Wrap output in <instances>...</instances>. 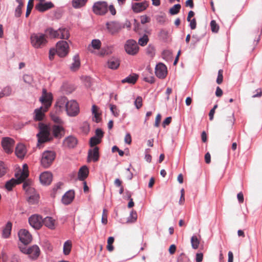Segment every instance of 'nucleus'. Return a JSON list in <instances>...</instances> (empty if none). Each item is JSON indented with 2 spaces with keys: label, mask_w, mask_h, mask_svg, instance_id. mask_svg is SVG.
I'll return each mask as SVG.
<instances>
[{
  "label": "nucleus",
  "mask_w": 262,
  "mask_h": 262,
  "mask_svg": "<svg viewBox=\"0 0 262 262\" xmlns=\"http://www.w3.org/2000/svg\"><path fill=\"white\" fill-rule=\"evenodd\" d=\"M39 133L36 135L38 138V145L53 140V137L51 135V127L45 123H39Z\"/></svg>",
  "instance_id": "1"
},
{
  "label": "nucleus",
  "mask_w": 262,
  "mask_h": 262,
  "mask_svg": "<svg viewBox=\"0 0 262 262\" xmlns=\"http://www.w3.org/2000/svg\"><path fill=\"white\" fill-rule=\"evenodd\" d=\"M30 41L32 46L35 49L42 48L48 43V40L42 33L32 34L30 36Z\"/></svg>",
  "instance_id": "2"
},
{
  "label": "nucleus",
  "mask_w": 262,
  "mask_h": 262,
  "mask_svg": "<svg viewBox=\"0 0 262 262\" xmlns=\"http://www.w3.org/2000/svg\"><path fill=\"white\" fill-rule=\"evenodd\" d=\"M56 156V152L53 150H45L41 155L40 163L45 168H49L53 164Z\"/></svg>",
  "instance_id": "3"
},
{
  "label": "nucleus",
  "mask_w": 262,
  "mask_h": 262,
  "mask_svg": "<svg viewBox=\"0 0 262 262\" xmlns=\"http://www.w3.org/2000/svg\"><path fill=\"white\" fill-rule=\"evenodd\" d=\"M92 11L97 15H105L108 11L107 2L101 1L95 2L92 6Z\"/></svg>",
  "instance_id": "4"
},
{
  "label": "nucleus",
  "mask_w": 262,
  "mask_h": 262,
  "mask_svg": "<svg viewBox=\"0 0 262 262\" xmlns=\"http://www.w3.org/2000/svg\"><path fill=\"white\" fill-rule=\"evenodd\" d=\"M39 101L43 105L44 111H47L52 105L53 101L52 93H48L46 89H42V96L40 97Z\"/></svg>",
  "instance_id": "5"
},
{
  "label": "nucleus",
  "mask_w": 262,
  "mask_h": 262,
  "mask_svg": "<svg viewBox=\"0 0 262 262\" xmlns=\"http://www.w3.org/2000/svg\"><path fill=\"white\" fill-rule=\"evenodd\" d=\"M124 49L128 54L134 56L138 53L139 47L135 40L130 39L126 41Z\"/></svg>",
  "instance_id": "6"
},
{
  "label": "nucleus",
  "mask_w": 262,
  "mask_h": 262,
  "mask_svg": "<svg viewBox=\"0 0 262 262\" xmlns=\"http://www.w3.org/2000/svg\"><path fill=\"white\" fill-rule=\"evenodd\" d=\"M66 111L68 115L71 117H75L79 112V107L76 101L72 100L67 103Z\"/></svg>",
  "instance_id": "7"
},
{
  "label": "nucleus",
  "mask_w": 262,
  "mask_h": 262,
  "mask_svg": "<svg viewBox=\"0 0 262 262\" xmlns=\"http://www.w3.org/2000/svg\"><path fill=\"white\" fill-rule=\"evenodd\" d=\"M69 45L66 41L60 40L58 41L56 46V50L57 55L60 57H64L67 55L69 51Z\"/></svg>",
  "instance_id": "8"
},
{
  "label": "nucleus",
  "mask_w": 262,
  "mask_h": 262,
  "mask_svg": "<svg viewBox=\"0 0 262 262\" xmlns=\"http://www.w3.org/2000/svg\"><path fill=\"white\" fill-rule=\"evenodd\" d=\"M51 135L54 138L60 139L64 136L65 130L62 125H53L50 128Z\"/></svg>",
  "instance_id": "9"
},
{
  "label": "nucleus",
  "mask_w": 262,
  "mask_h": 262,
  "mask_svg": "<svg viewBox=\"0 0 262 262\" xmlns=\"http://www.w3.org/2000/svg\"><path fill=\"white\" fill-rule=\"evenodd\" d=\"M19 240L25 245H27L32 240V236L28 230L25 229H20L18 232Z\"/></svg>",
  "instance_id": "10"
},
{
  "label": "nucleus",
  "mask_w": 262,
  "mask_h": 262,
  "mask_svg": "<svg viewBox=\"0 0 262 262\" xmlns=\"http://www.w3.org/2000/svg\"><path fill=\"white\" fill-rule=\"evenodd\" d=\"M30 225L35 229L38 230L42 226V218L38 214H33L28 220Z\"/></svg>",
  "instance_id": "11"
},
{
  "label": "nucleus",
  "mask_w": 262,
  "mask_h": 262,
  "mask_svg": "<svg viewBox=\"0 0 262 262\" xmlns=\"http://www.w3.org/2000/svg\"><path fill=\"white\" fill-rule=\"evenodd\" d=\"M15 144V141L10 137H4L2 140V146L5 151L8 154L13 152V148Z\"/></svg>",
  "instance_id": "12"
},
{
  "label": "nucleus",
  "mask_w": 262,
  "mask_h": 262,
  "mask_svg": "<svg viewBox=\"0 0 262 262\" xmlns=\"http://www.w3.org/2000/svg\"><path fill=\"white\" fill-rule=\"evenodd\" d=\"M106 27L111 34H114L118 33L122 28H124V25H122L118 21H107L106 23Z\"/></svg>",
  "instance_id": "13"
},
{
  "label": "nucleus",
  "mask_w": 262,
  "mask_h": 262,
  "mask_svg": "<svg viewBox=\"0 0 262 262\" xmlns=\"http://www.w3.org/2000/svg\"><path fill=\"white\" fill-rule=\"evenodd\" d=\"M100 158L99 148L98 146H95L93 148L89 149L88 153L87 161L90 162H97Z\"/></svg>",
  "instance_id": "14"
},
{
  "label": "nucleus",
  "mask_w": 262,
  "mask_h": 262,
  "mask_svg": "<svg viewBox=\"0 0 262 262\" xmlns=\"http://www.w3.org/2000/svg\"><path fill=\"white\" fill-rule=\"evenodd\" d=\"M167 73V67L163 63H158L155 67V75L160 79H164Z\"/></svg>",
  "instance_id": "15"
},
{
  "label": "nucleus",
  "mask_w": 262,
  "mask_h": 262,
  "mask_svg": "<svg viewBox=\"0 0 262 262\" xmlns=\"http://www.w3.org/2000/svg\"><path fill=\"white\" fill-rule=\"evenodd\" d=\"M52 173L49 171H44L39 176L40 182L43 185H50L52 181Z\"/></svg>",
  "instance_id": "16"
},
{
  "label": "nucleus",
  "mask_w": 262,
  "mask_h": 262,
  "mask_svg": "<svg viewBox=\"0 0 262 262\" xmlns=\"http://www.w3.org/2000/svg\"><path fill=\"white\" fill-rule=\"evenodd\" d=\"M68 100L66 96H61L59 97L54 105V110L56 113H59L61 111V109L67 107V103L68 102Z\"/></svg>",
  "instance_id": "17"
},
{
  "label": "nucleus",
  "mask_w": 262,
  "mask_h": 262,
  "mask_svg": "<svg viewBox=\"0 0 262 262\" xmlns=\"http://www.w3.org/2000/svg\"><path fill=\"white\" fill-rule=\"evenodd\" d=\"M54 7V5L51 2L45 3H38L35 5V8L40 12H44Z\"/></svg>",
  "instance_id": "18"
},
{
  "label": "nucleus",
  "mask_w": 262,
  "mask_h": 262,
  "mask_svg": "<svg viewBox=\"0 0 262 262\" xmlns=\"http://www.w3.org/2000/svg\"><path fill=\"white\" fill-rule=\"evenodd\" d=\"M148 3L145 1L141 3H134L132 4V9L135 13H140L145 10L148 7Z\"/></svg>",
  "instance_id": "19"
},
{
  "label": "nucleus",
  "mask_w": 262,
  "mask_h": 262,
  "mask_svg": "<svg viewBox=\"0 0 262 262\" xmlns=\"http://www.w3.org/2000/svg\"><path fill=\"white\" fill-rule=\"evenodd\" d=\"M75 198V191L74 190H69L62 196V202L66 205L71 204Z\"/></svg>",
  "instance_id": "20"
},
{
  "label": "nucleus",
  "mask_w": 262,
  "mask_h": 262,
  "mask_svg": "<svg viewBox=\"0 0 262 262\" xmlns=\"http://www.w3.org/2000/svg\"><path fill=\"white\" fill-rule=\"evenodd\" d=\"M45 35V37L46 38H58L59 37V33L58 32V30H54L52 27H48L46 28L44 31Z\"/></svg>",
  "instance_id": "21"
},
{
  "label": "nucleus",
  "mask_w": 262,
  "mask_h": 262,
  "mask_svg": "<svg viewBox=\"0 0 262 262\" xmlns=\"http://www.w3.org/2000/svg\"><path fill=\"white\" fill-rule=\"evenodd\" d=\"M120 64V61L118 58L112 57L107 61V67L112 70L117 69Z\"/></svg>",
  "instance_id": "22"
},
{
  "label": "nucleus",
  "mask_w": 262,
  "mask_h": 262,
  "mask_svg": "<svg viewBox=\"0 0 262 262\" xmlns=\"http://www.w3.org/2000/svg\"><path fill=\"white\" fill-rule=\"evenodd\" d=\"M261 35V30L259 28H256L251 34V36L252 38H253V46L254 47L253 48V50L254 49L255 47L257 46L258 43L259 42L260 36Z\"/></svg>",
  "instance_id": "23"
},
{
  "label": "nucleus",
  "mask_w": 262,
  "mask_h": 262,
  "mask_svg": "<svg viewBox=\"0 0 262 262\" xmlns=\"http://www.w3.org/2000/svg\"><path fill=\"white\" fill-rule=\"evenodd\" d=\"M89 168L87 166L84 165L81 167L78 173V179L79 181H83L89 175Z\"/></svg>",
  "instance_id": "24"
},
{
  "label": "nucleus",
  "mask_w": 262,
  "mask_h": 262,
  "mask_svg": "<svg viewBox=\"0 0 262 262\" xmlns=\"http://www.w3.org/2000/svg\"><path fill=\"white\" fill-rule=\"evenodd\" d=\"M15 154L20 159H23L26 154V148L24 144L19 143L15 147Z\"/></svg>",
  "instance_id": "25"
},
{
  "label": "nucleus",
  "mask_w": 262,
  "mask_h": 262,
  "mask_svg": "<svg viewBox=\"0 0 262 262\" xmlns=\"http://www.w3.org/2000/svg\"><path fill=\"white\" fill-rule=\"evenodd\" d=\"M139 76L136 73L129 74L127 77L121 80L122 83H128L129 84H134L137 82Z\"/></svg>",
  "instance_id": "26"
},
{
  "label": "nucleus",
  "mask_w": 262,
  "mask_h": 262,
  "mask_svg": "<svg viewBox=\"0 0 262 262\" xmlns=\"http://www.w3.org/2000/svg\"><path fill=\"white\" fill-rule=\"evenodd\" d=\"M77 139L74 136H69L65 138L64 140V143L69 148H74L77 144Z\"/></svg>",
  "instance_id": "27"
},
{
  "label": "nucleus",
  "mask_w": 262,
  "mask_h": 262,
  "mask_svg": "<svg viewBox=\"0 0 262 262\" xmlns=\"http://www.w3.org/2000/svg\"><path fill=\"white\" fill-rule=\"evenodd\" d=\"M44 107L40 106L39 108L35 109L34 111L35 116L34 119L35 121H41L45 116Z\"/></svg>",
  "instance_id": "28"
},
{
  "label": "nucleus",
  "mask_w": 262,
  "mask_h": 262,
  "mask_svg": "<svg viewBox=\"0 0 262 262\" xmlns=\"http://www.w3.org/2000/svg\"><path fill=\"white\" fill-rule=\"evenodd\" d=\"M12 224L10 222H8L4 228L2 232V237L4 238L9 237L12 230Z\"/></svg>",
  "instance_id": "29"
},
{
  "label": "nucleus",
  "mask_w": 262,
  "mask_h": 262,
  "mask_svg": "<svg viewBox=\"0 0 262 262\" xmlns=\"http://www.w3.org/2000/svg\"><path fill=\"white\" fill-rule=\"evenodd\" d=\"M80 61L79 55L78 54L75 55L73 57V62L70 66V70L72 72L77 71L80 68Z\"/></svg>",
  "instance_id": "30"
},
{
  "label": "nucleus",
  "mask_w": 262,
  "mask_h": 262,
  "mask_svg": "<svg viewBox=\"0 0 262 262\" xmlns=\"http://www.w3.org/2000/svg\"><path fill=\"white\" fill-rule=\"evenodd\" d=\"M29 176L28 170H23L20 173L18 172L15 173V177L16 180H19L20 184L21 183Z\"/></svg>",
  "instance_id": "31"
},
{
  "label": "nucleus",
  "mask_w": 262,
  "mask_h": 262,
  "mask_svg": "<svg viewBox=\"0 0 262 262\" xmlns=\"http://www.w3.org/2000/svg\"><path fill=\"white\" fill-rule=\"evenodd\" d=\"M18 181L19 180H16L15 178H12L9 181H7L5 186L6 189L8 191L12 190L13 188L15 186L20 184V182H18Z\"/></svg>",
  "instance_id": "32"
},
{
  "label": "nucleus",
  "mask_w": 262,
  "mask_h": 262,
  "mask_svg": "<svg viewBox=\"0 0 262 262\" xmlns=\"http://www.w3.org/2000/svg\"><path fill=\"white\" fill-rule=\"evenodd\" d=\"M57 30L59 33V37L62 39L68 40L70 36L69 30L66 27H60Z\"/></svg>",
  "instance_id": "33"
},
{
  "label": "nucleus",
  "mask_w": 262,
  "mask_h": 262,
  "mask_svg": "<svg viewBox=\"0 0 262 262\" xmlns=\"http://www.w3.org/2000/svg\"><path fill=\"white\" fill-rule=\"evenodd\" d=\"M54 222L55 221L52 217L50 216H47L44 219H42V225L48 228L53 229L54 228Z\"/></svg>",
  "instance_id": "34"
},
{
  "label": "nucleus",
  "mask_w": 262,
  "mask_h": 262,
  "mask_svg": "<svg viewBox=\"0 0 262 262\" xmlns=\"http://www.w3.org/2000/svg\"><path fill=\"white\" fill-rule=\"evenodd\" d=\"M58 113H56L55 110L50 113L51 119L55 123L56 125H62L63 123V121L57 115Z\"/></svg>",
  "instance_id": "35"
},
{
  "label": "nucleus",
  "mask_w": 262,
  "mask_h": 262,
  "mask_svg": "<svg viewBox=\"0 0 262 262\" xmlns=\"http://www.w3.org/2000/svg\"><path fill=\"white\" fill-rule=\"evenodd\" d=\"M22 183H23V188L26 191L27 194L35 191L34 188L30 186L31 182L30 181L24 180Z\"/></svg>",
  "instance_id": "36"
},
{
  "label": "nucleus",
  "mask_w": 262,
  "mask_h": 262,
  "mask_svg": "<svg viewBox=\"0 0 262 262\" xmlns=\"http://www.w3.org/2000/svg\"><path fill=\"white\" fill-rule=\"evenodd\" d=\"M25 246V245L24 246H19V249L23 253L26 254H30L32 249H33L34 248L36 253L38 252L37 249H36L37 248H36V247L31 246L27 248Z\"/></svg>",
  "instance_id": "37"
},
{
  "label": "nucleus",
  "mask_w": 262,
  "mask_h": 262,
  "mask_svg": "<svg viewBox=\"0 0 262 262\" xmlns=\"http://www.w3.org/2000/svg\"><path fill=\"white\" fill-rule=\"evenodd\" d=\"M31 193L33 194L28 196L27 201L31 204H35L38 202L39 195L35 191Z\"/></svg>",
  "instance_id": "38"
},
{
  "label": "nucleus",
  "mask_w": 262,
  "mask_h": 262,
  "mask_svg": "<svg viewBox=\"0 0 262 262\" xmlns=\"http://www.w3.org/2000/svg\"><path fill=\"white\" fill-rule=\"evenodd\" d=\"M32 246H35V247H36V248H37L36 249H37L38 252L37 253H36V252L35 251V248L33 249H32V250L31 251V252L30 253V254H28V255H29V257L32 259L36 260L38 258V257H39V256L40 255V249H39V247L36 245H34Z\"/></svg>",
  "instance_id": "39"
},
{
  "label": "nucleus",
  "mask_w": 262,
  "mask_h": 262,
  "mask_svg": "<svg viewBox=\"0 0 262 262\" xmlns=\"http://www.w3.org/2000/svg\"><path fill=\"white\" fill-rule=\"evenodd\" d=\"M88 0H73L72 6L75 9H79L85 6Z\"/></svg>",
  "instance_id": "40"
},
{
  "label": "nucleus",
  "mask_w": 262,
  "mask_h": 262,
  "mask_svg": "<svg viewBox=\"0 0 262 262\" xmlns=\"http://www.w3.org/2000/svg\"><path fill=\"white\" fill-rule=\"evenodd\" d=\"M102 141V139L96 137V136H93L90 139L89 145L91 147H94L96 145L100 144Z\"/></svg>",
  "instance_id": "41"
},
{
  "label": "nucleus",
  "mask_w": 262,
  "mask_h": 262,
  "mask_svg": "<svg viewBox=\"0 0 262 262\" xmlns=\"http://www.w3.org/2000/svg\"><path fill=\"white\" fill-rule=\"evenodd\" d=\"M72 247L71 242L69 241H67L64 242L63 244V253L64 255H69L71 252Z\"/></svg>",
  "instance_id": "42"
},
{
  "label": "nucleus",
  "mask_w": 262,
  "mask_h": 262,
  "mask_svg": "<svg viewBox=\"0 0 262 262\" xmlns=\"http://www.w3.org/2000/svg\"><path fill=\"white\" fill-rule=\"evenodd\" d=\"M181 8V6L180 4H175L173 6V7L170 8L169 12L172 15L177 14L180 12Z\"/></svg>",
  "instance_id": "43"
},
{
  "label": "nucleus",
  "mask_w": 262,
  "mask_h": 262,
  "mask_svg": "<svg viewBox=\"0 0 262 262\" xmlns=\"http://www.w3.org/2000/svg\"><path fill=\"white\" fill-rule=\"evenodd\" d=\"M146 53L151 57H154L156 53V49L154 46L149 44L146 49Z\"/></svg>",
  "instance_id": "44"
},
{
  "label": "nucleus",
  "mask_w": 262,
  "mask_h": 262,
  "mask_svg": "<svg viewBox=\"0 0 262 262\" xmlns=\"http://www.w3.org/2000/svg\"><path fill=\"white\" fill-rule=\"evenodd\" d=\"M191 244L192 248L194 249H197L200 244V241L195 235H193L191 238Z\"/></svg>",
  "instance_id": "45"
},
{
  "label": "nucleus",
  "mask_w": 262,
  "mask_h": 262,
  "mask_svg": "<svg viewBox=\"0 0 262 262\" xmlns=\"http://www.w3.org/2000/svg\"><path fill=\"white\" fill-rule=\"evenodd\" d=\"M149 38L146 34H144L138 40V44L142 47H144L147 45Z\"/></svg>",
  "instance_id": "46"
},
{
  "label": "nucleus",
  "mask_w": 262,
  "mask_h": 262,
  "mask_svg": "<svg viewBox=\"0 0 262 262\" xmlns=\"http://www.w3.org/2000/svg\"><path fill=\"white\" fill-rule=\"evenodd\" d=\"M63 184V183L61 182H59L57 183L52 188L51 193V196L52 198H55L56 196V193L57 191V190L59 189H60L61 186Z\"/></svg>",
  "instance_id": "47"
},
{
  "label": "nucleus",
  "mask_w": 262,
  "mask_h": 262,
  "mask_svg": "<svg viewBox=\"0 0 262 262\" xmlns=\"http://www.w3.org/2000/svg\"><path fill=\"white\" fill-rule=\"evenodd\" d=\"M137 219V214L136 211L132 210L130 212L129 217L127 219V222L134 223L136 221Z\"/></svg>",
  "instance_id": "48"
},
{
  "label": "nucleus",
  "mask_w": 262,
  "mask_h": 262,
  "mask_svg": "<svg viewBox=\"0 0 262 262\" xmlns=\"http://www.w3.org/2000/svg\"><path fill=\"white\" fill-rule=\"evenodd\" d=\"M92 47L95 50H98L101 48V42L98 39H94L91 42Z\"/></svg>",
  "instance_id": "49"
},
{
  "label": "nucleus",
  "mask_w": 262,
  "mask_h": 262,
  "mask_svg": "<svg viewBox=\"0 0 262 262\" xmlns=\"http://www.w3.org/2000/svg\"><path fill=\"white\" fill-rule=\"evenodd\" d=\"M110 108L112 114L117 117L119 115V111L118 110L117 106L114 104H110Z\"/></svg>",
  "instance_id": "50"
},
{
  "label": "nucleus",
  "mask_w": 262,
  "mask_h": 262,
  "mask_svg": "<svg viewBox=\"0 0 262 262\" xmlns=\"http://www.w3.org/2000/svg\"><path fill=\"white\" fill-rule=\"evenodd\" d=\"M33 0H29L27 5L26 12V17H28L30 14L32 9L33 7Z\"/></svg>",
  "instance_id": "51"
},
{
  "label": "nucleus",
  "mask_w": 262,
  "mask_h": 262,
  "mask_svg": "<svg viewBox=\"0 0 262 262\" xmlns=\"http://www.w3.org/2000/svg\"><path fill=\"white\" fill-rule=\"evenodd\" d=\"M210 27L211 31L213 33H217L219 30V26L217 24L215 20H212L210 22Z\"/></svg>",
  "instance_id": "52"
},
{
  "label": "nucleus",
  "mask_w": 262,
  "mask_h": 262,
  "mask_svg": "<svg viewBox=\"0 0 262 262\" xmlns=\"http://www.w3.org/2000/svg\"><path fill=\"white\" fill-rule=\"evenodd\" d=\"M192 39L190 43V46L194 48L196 44L200 41L201 37L197 35H193L192 36Z\"/></svg>",
  "instance_id": "53"
},
{
  "label": "nucleus",
  "mask_w": 262,
  "mask_h": 262,
  "mask_svg": "<svg viewBox=\"0 0 262 262\" xmlns=\"http://www.w3.org/2000/svg\"><path fill=\"white\" fill-rule=\"evenodd\" d=\"M189 260V259L188 256L182 253L178 257L177 262H188Z\"/></svg>",
  "instance_id": "54"
},
{
  "label": "nucleus",
  "mask_w": 262,
  "mask_h": 262,
  "mask_svg": "<svg viewBox=\"0 0 262 262\" xmlns=\"http://www.w3.org/2000/svg\"><path fill=\"white\" fill-rule=\"evenodd\" d=\"M23 79L25 83L31 84L33 81V78L32 75L25 74L23 76Z\"/></svg>",
  "instance_id": "55"
},
{
  "label": "nucleus",
  "mask_w": 262,
  "mask_h": 262,
  "mask_svg": "<svg viewBox=\"0 0 262 262\" xmlns=\"http://www.w3.org/2000/svg\"><path fill=\"white\" fill-rule=\"evenodd\" d=\"M223 70L222 69H220L218 71L217 73V77L216 78V82L217 84H220L222 83L223 80Z\"/></svg>",
  "instance_id": "56"
},
{
  "label": "nucleus",
  "mask_w": 262,
  "mask_h": 262,
  "mask_svg": "<svg viewBox=\"0 0 262 262\" xmlns=\"http://www.w3.org/2000/svg\"><path fill=\"white\" fill-rule=\"evenodd\" d=\"M134 104L136 106V107L137 109H139L142 106V98L140 96H138L134 101Z\"/></svg>",
  "instance_id": "57"
},
{
  "label": "nucleus",
  "mask_w": 262,
  "mask_h": 262,
  "mask_svg": "<svg viewBox=\"0 0 262 262\" xmlns=\"http://www.w3.org/2000/svg\"><path fill=\"white\" fill-rule=\"evenodd\" d=\"M6 173V169L5 163L2 161H0V178L4 176Z\"/></svg>",
  "instance_id": "58"
},
{
  "label": "nucleus",
  "mask_w": 262,
  "mask_h": 262,
  "mask_svg": "<svg viewBox=\"0 0 262 262\" xmlns=\"http://www.w3.org/2000/svg\"><path fill=\"white\" fill-rule=\"evenodd\" d=\"M104 136V132L103 130L100 128H98L95 130V135L94 136H96V137H98L101 139H102Z\"/></svg>",
  "instance_id": "59"
},
{
  "label": "nucleus",
  "mask_w": 262,
  "mask_h": 262,
  "mask_svg": "<svg viewBox=\"0 0 262 262\" xmlns=\"http://www.w3.org/2000/svg\"><path fill=\"white\" fill-rule=\"evenodd\" d=\"M57 54V52L56 50V49H54V48H51L49 50V58L50 60H53L54 59V56L55 55Z\"/></svg>",
  "instance_id": "60"
},
{
  "label": "nucleus",
  "mask_w": 262,
  "mask_h": 262,
  "mask_svg": "<svg viewBox=\"0 0 262 262\" xmlns=\"http://www.w3.org/2000/svg\"><path fill=\"white\" fill-rule=\"evenodd\" d=\"M2 91L5 93L4 95H5L6 96H9L11 95L12 93V88L10 86H6L5 87Z\"/></svg>",
  "instance_id": "61"
},
{
  "label": "nucleus",
  "mask_w": 262,
  "mask_h": 262,
  "mask_svg": "<svg viewBox=\"0 0 262 262\" xmlns=\"http://www.w3.org/2000/svg\"><path fill=\"white\" fill-rule=\"evenodd\" d=\"M156 19L159 23L164 24L166 21V16L164 15H158Z\"/></svg>",
  "instance_id": "62"
},
{
  "label": "nucleus",
  "mask_w": 262,
  "mask_h": 262,
  "mask_svg": "<svg viewBox=\"0 0 262 262\" xmlns=\"http://www.w3.org/2000/svg\"><path fill=\"white\" fill-rule=\"evenodd\" d=\"M150 20V17L146 15L141 16V23L142 24H145L147 23H149Z\"/></svg>",
  "instance_id": "63"
},
{
  "label": "nucleus",
  "mask_w": 262,
  "mask_h": 262,
  "mask_svg": "<svg viewBox=\"0 0 262 262\" xmlns=\"http://www.w3.org/2000/svg\"><path fill=\"white\" fill-rule=\"evenodd\" d=\"M19 256L17 254H13L10 258V262H20Z\"/></svg>",
  "instance_id": "64"
}]
</instances>
